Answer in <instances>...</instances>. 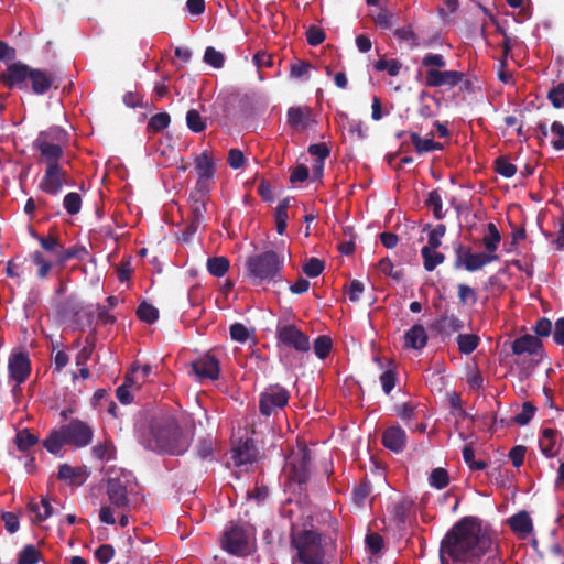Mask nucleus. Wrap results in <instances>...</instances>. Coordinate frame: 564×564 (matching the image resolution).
Masks as SVG:
<instances>
[{"mask_svg":"<svg viewBox=\"0 0 564 564\" xmlns=\"http://www.w3.org/2000/svg\"><path fill=\"white\" fill-rule=\"evenodd\" d=\"M494 547V536L482 521L473 516L459 519L440 543L441 564H478Z\"/></svg>","mask_w":564,"mask_h":564,"instance_id":"1","label":"nucleus"},{"mask_svg":"<svg viewBox=\"0 0 564 564\" xmlns=\"http://www.w3.org/2000/svg\"><path fill=\"white\" fill-rule=\"evenodd\" d=\"M193 438V431H184L177 420L167 414L154 416L138 434V441L145 449L171 456L184 455Z\"/></svg>","mask_w":564,"mask_h":564,"instance_id":"2","label":"nucleus"},{"mask_svg":"<svg viewBox=\"0 0 564 564\" xmlns=\"http://www.w3.org/2000/svg\"><path fill=\"white\" fill-rule=\"evenodd\" d=\"M55 80L53 73L33 68L22 62L10 64L0 74V82L9 89L31 90L34 95H45Z\"/></svg>","mask_w":564,"mask_h":564,"instance_id":"3","label":"nucleus"},{"mask_svg":"<svg viewBox=\"0 0 564 564\" xmlns=\"http://www.w3.org/2000/svg\"><path fill=\"white\" fill-rule=\"evenodd\" d=\"M292 564H325L326 542L323 533L313 527L292 529L290 534Z\"/></svg>","mask_w":564,"mask_h":564,"instance_id":"4","label":"nucleus"},{"mask_svg":"<svg viewBox=\"0 0 564 564\" xmlns=\"http://www.w3.org/2000/svg\"><path fill=\"white\" fill-rule=\"evenodd\" d=\"M284 256L268 250L248 258L246 262L247 275L254 285L278 282L282 280Z\"/></svg>","mask_w":564,"mask_h":564,"instance_id":"5","label":"nucleus"},{"mask_svg":"<svg viewBox=\"0 0 564 564\" xmlns=\"http://www.w3.org/2000/svg\"><path fill=\"white\" fill-rule=\"evenodd\" d=\"M210 189L194 187L188 197L191 206V220L182 234V240L188 241L197 230L205 224L207 202Z\"/></svg>","mask_w":564,"mask_h":564,"instance_id":"6","label":"nucleus"},{"mask_svg":"<svg viewBox=\"0 0 564 564\" xmlns=\"http://www.w3.org/2000/svg\"><path fill=\"white\" fill-rule=\"evenodd\" d=\"M275 338L278 346L282 345L300 354L307 352L311 349L308 336L293 323L279 319Z\"/></svg>","mask_w":564,"mask_h":564,"instance_id":"7","label":"nucleus"},{"mask_svg":"<svg viewBox=\"0 0 564 564\" xmlns=\"http://www.w3.org/2000/svg\"><path fill=\"white\" fill-rule=\"evenodd\" d=\"M290 400V392L280 384H272L259 395V411L263 416L276 414L284 409Z\"/></svg>","mask_w":564,"mask_h":564,"instance_id":"8","label":"nucleus"},{"mask_svg":"<svg viewBox=\"0 0 564 564\" xmlns=\"http://www.w3.org/2000/svg\"><path fill=\"white\" fill-rule=\"evenodd\" d=\"M455 263L456 269L464 267L469 272H475L482 269L485 265L497 261L499 256L489 252H473L470 247L458 245L455 248Z\"/></svg>","mask_w":564,"mask_h":564,"instance_id":"9","label":"nucleus"},{"mask_svg":"<svg viewBox=\"0 0 564 564\" xmlns=\"http://www.w3.org/2000/svg\"><path fill=\"white\" fill-rule=\"evenodd\" d=\"M130 485V475L120 473L110 476L107 479V496L111 506L118 509H124L129 505L128 487Z\"/></svg>","mask_w":564,"mask_h":564,"instance_id":"10","label":"nucleus"},{"mask_svg":"<svg viewBox=\"0 0 564 564\" xmlns=\"http://www.w3.org/2000/svg\"><path fill=\"white\" fill-rule=\"evenodd\" d=\"M66 184H68L67 172L61 164H51L46 165L44 175L39 183V189L48 195L56 196Z\"/></svg>","mask_w":564,"mask_h":564,"instance_id":"11","label":"nucleus"},{"mask_svg":"<svg viewBox=\"0 0 564 564\" xmlns=\"http://www.w3.org/2000/svg\"><path fill=\"white\" fill-rule=\"evenodd\" d=\"M61 429L67 445L85 447L93 440L94 432L91 427L78 419L72 420L68 424L61 426Z\"/></svg>","mask_w":564,"mask_h":564,"instance_id":"12","label":"nucleus"},{"mask_svg":"<svg viewBox=\"0 0 564 564\" xmlns=\"http://www.w3.org/2000/svg\"><path fill=\"white\" fill-rule=\"evenodd\" d=\"M311 451L307 447H300L296 453H293L289 460L291 469V479L299 485H304L310 479L311 467Z\"/></svg>","mask_w":564,"mask_h":564,"instance_id":"13","label":"nucleus"},{"mask_svg":"<svg viewBox=\"0 0 564 564\" xmlns=\"http://www.w3.org/2000/svg\"><path fill=\"white\" fill-rule=\"evenodd\" d=\"M195 170L197 172V181L195 187L212 189L216 173V164L208 151H203L194 159Z\"/></svg>","mask_w":564,"mask_h":564,"instance_id":"14","label":"nucleus"},{"mask_svg":"<svg viewBox=\"0 0 564 564\" xmlns=\"http://www.w3.org/2000/svg\"><path fill=\"white\" fill-rule=\"evenodd\" d=\"M221 546L232 555H243L248 550V535L246 530L239 524H232L224 533Z\"/></svg>","mask_w":564,"mask_h":564,"instance_id":"15","label":"nucleus"},{"mask_svg":"<svg viewBox=\"0 0 564 564\" xmlns=\"http://www.w3.org/2000/svg\"><path fill=\"white\" fill-rule=\"evenodd\" d=\"M31 360L25 351H12L8 359V371L17 386L24 383L31 373Z\"/></svg>","mask_w":564,"mask_h":564,"instance_id":"16","label":"nucleus"},{"mask_svg":"<svg viewBox=\"0 0 564 564\" xmlns=\"http://www.w3.org/2000/svg\"><path fill=\"white\" fill-rule=\"evenodd\" d=\"M194 373L200 379L217 380L220 375V364L213 350L199 356L191 364Z\"/></svg>","mask_w":564,"mask_h":564,"instance_id":"17","label":"nucleus"},{"mask_svg":"<svg viewBox=\"0 0 564 564\" xmlns=\"http://www.w3.org/2000/svg\"><path fill=\"white\" fill-rule=\"evenodd\" d=\"M465 77V74L458 70H440L430 68L425 74V85L427 87L457 86Z\"/></svg>","mask_w":564,"mask_h":564,"instance_id":"18","label":"nucleus"},{"mask_svg":"<svg viewBox=\"0 0 564 564\" xmlns=\"http://www.w3.org/2000/svg\"><path fill=\"white\" fill-rule=\"evenodd\" d=\"M563 441L564 438L557 430L546 427L541 432L539 447L545 457L553 458L560 453Z\"/></svg>","mask_w":564,"mask_h":564,"instance_id":"19","label":"nucleus"},{"mask_svg":"<svg viewBox=\"0 0 564 564\" xmlns=\"http://www.w3.org/2000/svg\"><path fill=\"white\" fill-rule=\"evenodd\" d=\"M406 433L399 425H392L384 430L382 434V445L394 452L400 453L405 448Z\"/></svg>","mask_w":564,"mask_h":564,"instance_id":"20","label":"nucleus"},{"mask_svg":"<svg viewBox=\"0 0 564 564\" xmlns=\"http://www.w3.org/2000/svg\"><path fill=\"white\" fill-rule=\"evenodd\" d=\"M258 455L253 440L247 438L232 448L231 459L236 466L252 464Z\"/></svg>","mask_w":564,"mask_h":564,"instance_id":"21","label":"nucleus"},{"mask_svg":"<svg viewBox=\"0 0 564 564\" xmlns=\"http://www.w3.org/2000/svg\"><path fill=\"white\" fill-rule=\"evenodd\" d=\"M288 123L296 130H305L313 122L312 109L307 106L291 107L286 112Z\"/></svg>","mask_w":564,"mask_h":564,"instance_id":"22","label":"nucleus"},{"mask_svg":"<svg viewBox=\"0 0 564 564\" xmlns=\"http://www.w3.org/2000/svg\"><path fill=\"white\" fill-rule=\"evenodd\" d=\"M432 327L441 335L451 336L464 328V322L455 314L444 313L433 323Z\"/></svg>","mask_w":564,"mask_h":564,"instance_id":"23","label":"nucleus"},{"mask_svg":"<svg viewBox=\"0 0 564 564\" xmlns=\"http://www.w3.org/2000/svg\"><path fill=\"white\" fill-rule=\"evenodd\" d=\"M542 347L543 344L540 338L530 334H525L512 343V352L514 355H536L539 354V350L542 349Z\"/></svg>","mask_w":564,"mask_h":564,"instance_id":"24","label":"nucleus"},{"mask_svg":"<svg viewBox=\"0 0 564 564\" xmlns=\"http://www.w3.org/2000/svg\"><path fill=\"white\" fill-rule=\"evenodd\" d=\"M427 333L422 324L413 325L404 335V346L406 348L421 350L427 344Z\"/></svg>","mask_w":564,"mask_h":564,"instance_id":"25","label":"nucleus"},{"mask_svg":"<svg viewBox=\"0 0 564 564\" xmlns=\"http://www.w3.org/2000/svg\"><path fill=\"white\" fill-rule=\"evenodd\" d=\"M33 149L41 153L42 161L46 165L59 164V160L64 154L63 145L48 144L47 142H33Z\"/></svg>","mask_w":564,"mask_h":564,"instance_id":"26","label":"nucleus"},{"mask_svg":"<svg viewBox=\"0 0 564 564\" xmlns=\"http://www.w3.org/2000/svg\"><path fill=\"white\" fill-rule=\"evenodd\" d=\"M28 510L35 514L32 519L33 523H42L54 514V508L46 497H42L40 505L31 500L28 503Z\"/></svg>","mask_w":564,"mask_h":564,"instance_id":"27","label":"nucleus"},{"mask_svg":"<svg viewBox=\"0 0 564 564\" xmlns=\"http://www.w3.org/2000/svg\"><path fill=\"white\" fill-rule=\"evenodd\" d=\"M66 141L67 132L58 126H52L46 130L40 131L33 142H47L48 144L63 145Z\"/></svg>","mask_w":564,"mask_h":564,"instance_id":"28","label":"nucleus"},{"mask_svg":"<svg viewBox=\"0 0 564 564\" xmlns=\"http://www.w3.org/2000/svg\"><path fill=\"white\" fill-rule=\"evenodd\" d=\"M35 239L39 241L43 250L54 254L56 260L59 258L63 245L55 230H51L47 236H35Z\"/></svg>","mask_w":564,"mask_h":564,"instance_id":"29","label":"nucleus"},{"mask_svg":"<svg viewBox=\"0 0 564 564\" xmlns=\"http://www.w3.org/2000/svg\"><path fill=\"white\" fill-rule=\"evenodd\" d=\"M509 525L516 533L529 534L533 531L532 519L527 511H519L509 519Z\"/></svg>","mask_w":564,"mask_h":564,"instance_id":"30","label":"nucleus"},{"mask_svg":"<svg viewBox=\"0 0 564 564\" xmlns=\"http://www.w3.org/2000/svg\"><path fill=\"white\" fill-rule=\"evenodd\" d=\"M216 438L212 435L200 437L194 449V454L200 459H213L215 452Z\"/></svg>","mask_w":564,"mask_h":564,"instance_id":"31","label":"nucleus"},{"mask_svg":"<svg viewBox=\"0 0 564 564\" xmlns=\"http://www.w3.org/2000/svg\"><path fill=\"white\" fill-rule=\"evenodd\" d=\"M87 256L88 250L82 245H75L67 249L63 247L59 258L56 260V264L63 267L69 260H84Z\"/></svg>","mask_w":564,"mask_h":564,"instance_id":"32","label":"nucleus"},{"mask_svg":"<svg viewBox=\"0 0 564 564\" xmlns=\"http://www.w3.org/2000/svg\"><path fill=\"white\" fill-rule=\"evenodd\" d=\"M437 248H422L421 256L423 259V265L426 271H433L437 265L442 264L445 260V256L436 251Z\"/></svg>","mask_w":564,"mask_h":564,"instance_id":"33","label":"nucleus"},{"mask_svg":"<svg viewBox=\"0 0 564 564\" xmlns=\"http://www.w3.org/2000/svg\"><path fill=\"white\" fill-rule=\"evenodd\" d=\"M480 344V337L476 334H458L457 346L460 354L470 355Z\"/></svg>","mask_w":564,"mask_h":564,"instance_id":"34","label":"nucleus"},{"mask_svg":"<svg viewBox=\"0 0 564 564\" xmlns=\"http://www.w3.org/2000/svg\"><path fill=\"white\" fill-rule=\"evenodd\" d=\"M65 444L67 443L62 429L52 431L43 442V446L51 454H58Z\"/></svg>","mask_w":564,"mask_h":564,"instance_id":"35","label":"nucleus"},{"mask_svg":"<svg viewBox=\"0 0 564 564\" xmlns=\"http://www.w3.org/2000/svg\"><path fill=\"white\" fill-rule=\"evenodd\" d=\"M487 228L488 234L484 236L482 245L487 252L496 253L498 246L501 241V235L494 223H489Z\"/></svg>","mask_w":564,"mask_h":564,"instance_id":"36","label":"nucleus"},{"mask_svg":"<svg viewBox=\"0 0 564 564\" xmlns=\"http://www.w3.org/2000/svg\"><path fill=\"white\" fill-rule=\"evenodd\" d=\"M229 268L230 262L226 257H213L207 260V270L214 276H224Z\"/></svg>","mask_w":564,"mask_h":564,"instance_id":"37","label":"nucleus"},{"mask_svg":"<svg viewBox=\"0 0 564 564\" xmlns=\"http://www.w3.org/2000/svg\"><path fill=\"white\" fill-rule=\"evenodd\" d=\"M82 475L83 471L80 468H74L68 464H62L58 468L57 477L59 480H65L69 485H82L83 480H78Z\"/></svg>","mask_w":564,"mask_h":564,"instance_id":"38","label":"nucleus"},{"mask_svg":"<svg viewBox=\"0 0 564 564\" xmlns=\"http://www.w3.org/2000/svg\"><path fill=\"white\" fill-rule=\"evenodd\" d=\"M39 437L31 433L29 429L19 431L15 435V444L19 451L26 452L29 448L37 444Z\"/></svg>","mask_w":564,"mask_h":564,"instance_id":"39","label":"nucleus"},{"mask_svg":"<svg viewBox=\"0 0 564 564\" xmlns=\"http://www.w3.org/2000/svg\"><path fill=\"white\" fill-rule=\"evenodd\" d=\"M137 316L144 323L153 324L159 319V310L148 302H142L137 308Z\"/></svg>","mask_w":564,"mask_h":564,"instance_id":"40","label":"nucleus"},{"mask_svg":"<svg viewBox=\"0 0 564 564\" xmlns=\"http://www.w3.org/2000/svg\"><path fill=\"white\" fill-rule=\"evenodd\" d=\"M30 258L33 261V263L39 268L36 273L37 278L41 280L46 279L50 271L53 268V263L46 260L43 253L39 250L32 252L30 254Z\"/></svg>","mask_w":564,"mask_h":564,"instance_id":"41","label":"nucleus"},{"mask_svg":"<svg viewBox=\"0 0 564 564\" xmlns=\"http://www.w3.org/2000/svg\"><path fill=\"white\" fill-rule=\"evenodd\" d=\"M429 484L435 489H444L449 484L448 471L443 467L434 468L429 477Z\"/></svg>","mask_w":564,"mask_h":564,"instance_id":"42","label":"nucleus"},{"mask_svg":"<svg viewBox=\"0 0 564 564\" xmlns=\"http://www.w3.org/2000/svg\"><path fill=\"white\" fill-rule=\"evenodd\" d=\"M170 122L171 117L167 112H159L150 118L147 130L151 133H158L167 128Z\"/></svg>","mask_w":564,"mask_h":564,"instance_id":"43","label":"nucleus"},{"mask_svg":"<svg viewBox=\"0 0 564 564\" xmlns=\"http://www.w3.org/2000/svg\"><path fill=\"white\" fill-rule=\"evenodd\" d=\"M187 128L194 133H200L206 129V121L196 109H189L186 113Z\"/></svg>","mask_w":564,"mask_h":564,"instance_id":"44","label":"nucleus"},{"mask_svg":"<svg viewBox=\"0 0 564 564\" xmlns=\"http://www.w3.org/2000/svg\"><path fill=\"white\" fill-rule=\"evenodd\" d=\"M41 561V552L32 544L25 545L19 553L17 564H36Z\"/></svg>","mask_w":564,"mask_h":564,"instance_id":"45","label":"nucleus"},{"mask_svg":"<svg viewBox=\"0 0 564 564\" xmlns=\"http://www.w3.org/2000/svg\"><path fill=\"white\" fill-rule=\"evenodd\" d=\"M425 204L427 207L433 209V214L436 219H443L445 217L442 209L443 202L438 189H433L429 193Z\"/></svg>","mask_w":564,"mask_h":564,"instance_id":"46","label":"nucleus"},{"mask_svg":"<svg viewBox=\"0 0 564 564\" xmlns=\"http://www.w3.org/2000/svg\"><path fill=\"white\" fill-rule=\"evenodd\" d=\"M517 170V166L513 163H511L506 156H498L495 160V171L506 178L514 176Z\"/></svg>","mask_w":564,"mask_h":564,"instance_id":"47","label":"nucleus"},{"mask_svg":"<svg viewBox=\"0 0 564 564\" xmlns=\"http://www.w3.org/2000/svg\"><path fill=\"white\" fill-rule=\"evenodd\" d=\"M458 300L462 305H475L478 301L477 292L469 285L460 283L457 285Z\"/></svg>","mask_w":564,"mask_h":564,"instance_id":"48","label":"nucleus"},{"mask_svg":"<svg viewBox=\"0 0 564 564\" xmlns=\"http://www.w3.org/2000/svg\"><path fill=\"white\" fill-rule=\"evenodd\" d=\"M536 408L531 402H524L522 404V411L512 417V422L518 425L524 426L529 424V422L535 415Z\"/></svg>","mask_w":564,"mask_h":564,"instance_id":"49","label":"nucleus"},{"mask_svg":"<svg viewBox=\"0 0 564 564\" xmlns=\"http://www.w3.org/2000/svg\"><path fill=\"white\" fill-rule=\"evenodd\" d=\"M325 269V262L318 258H310L302 267L303 272L308 278H316L323 273Z\"/></svg>","mask_w":564,"mask_h":564,"instance_id":"50","label":"nucleus"},{"mask_svg":"<svg viewBox=\"0 0 564 564\" xmlns=\"http://www.w3.org/2000/svg\"><path fill=\"white\" fill-rule=\"evenodd\" d=\"M333 347L332 339L328 336L321 335L314 340V352L319 359H325Z\"/></svg>","mask_w":564,"mask_h":564,"instance_id":"51","label":"nucleus"},{"mask_svg":"<svg viewBox=\"0 0 564 564\" xmlns=\"http://www.w3.org/2000/svg\"><path fill=\"white\" fill-rule=\"evenodd\" d=\"M394 36L400 41L408 42L411 48L420 46L419 37L411 25L397 29L394 31Z\"/></svg>","mask_w":564,"mask_h":564,"instance_id":"52","label":"nucleus"},{"mask_svg":"<svg viewBox=\"0 0 564 564\" xmlns=\"http://www.w3.org/2000/svg\"><path fill=\"white\" fill-rule=\"evenodd\" d=\"M63 206L69 215H77L82 208L80 195L75 192L66 194L63 199Z\"/></svg>","mask_w":564,"mask_h":564,"instance_id":"53","label":"nucleus"},{"mask_svg":"<svg viewBox=\"0 0 564 564\" xmlns=\"http://www.w3.org/2000/svg\"><path fill=\"white\" fill-rule=\"evenodd\" d=\"M429 135L430 137L423 139L416 132H411L410 133L411 142L414 145L415 151L419 154L431 152V147H432V142H433V134L430 133Z\"/></svg>","mask_w":564,"mask_h":564,"instance_id":"54","label":"nucleus"},{"mask_svg":"<svg viewBox=\"0 0 564 564\" xmlns=\"http://www.w3.org/2000/svg\"><path fill=\"white\" fill-rule=\"evenodd\" d=\"M204 62L214 68H221L225 63V56L221 52H218L215 47L208 46L204 53Z\"/></svg>","mask_w":564,"mask_h":564,"instance_id":"55","label":"nucleus"},{"mask_svg":"<svg viewBox=\"0 0 564 564\" xmlns=\"http://www.w3.org/2000/svg\"><path fill=\"white\" fill-rule=\"evenodd\" d=\"M464 462L468 465L471 470H484L487 467L485 460H476L475 452L471 445H466L463 449Z\"/></svg>","mask_w":564,"mask_h":564,"instance_id":"56","label":"nucleus"},{"mask_svg":"<svg viewBox=\"0 0 564 564\" xmlns=\"http://www.w3.org/2000/svg\"><path fill=\"white\" fill-rule=\"evenodd\" d=\"M547 99L554 108H564V83L552 87L547 93Z\"/></svg>","mask_w":564,"mask_h":564,"instance_id":"57","label":"nucleus"},{"mask_svg":"<svg viewBox=\"0 0 564 564\" xmlns=\"http://www.w3.org/2000/svg\"><path fill=\"white\" fill-rule=\"evenodd\" d=\"M397 414L405 421V423L410 426L412 420H416L419 412L416 411V405L413 403L406 402L397 406Z\"/></svg>","mask_w":564,"mask_h":564,"instance_id":"58","label":"nucleus"},{"mask_svg":"<svg viewBox=\"0 0 564 564\" xmlns=\"http://www.w3.org/2000/svg\"><path fill=\"white\" fill-rule=\"evenodd\" d=\"M446 232V226L444 224H438L436 227L431 229L427 238V245L423 248H438L442 245V238Z\"/></svg>","mask_w":564,"mask_h":564,"instance_id":"59","label":"nucleus"},{"mask_svg":"<svg viewBox=\"0 0 564 564\" xmlns=\"http://www.w3.org/2000/svg\"><path fill=\"white\" fill-rule=\"evenodd\" d=\"M551 132L554 135L552 147L557 150H564V126L560 121H554L551 126Z\"/></svg>","mask_w":564,"mask_h":564,"instance_id":"60","label":"nucleus"},{"mask_svg":"<svg viewBox=\"0 0 564 564\" xmlns=\"http://www.w3.org/2000/svg\"><path fill=\"white\" fill-rule=\"evenodd\" d=\"M371 492V485L369 481H362L354 488L352 497L354 501L358 506H362Z\"/></svg>","mask_w":564,"mask_h":564,"instance_id":"61","label":"nucleus"},{"mask_svg":"<svg viewBox=\"0 0 564 564\" xmlns=\"http://www.w3.org/2000/svg\"><path fill=\"white\" fill-rule=\"evenodd\" d=\"M378 269L384 275L391 276L392 279H394L397 281L401 280L402 276H403V273L401 271H394V265H393L392 261L388 257L382 258L378 262Z\"/></svg>","mask_w":564,"mask_h":564,"instance_id":"62","label":"nucleus"},{"mask_svg":"<svg viewBox=\"0 0 564 564\" xmlns=\"http://www.w3.org/2000/svg\"><path fill=\"white\" fill-rule=\"evenodd\" d=\"M325 32L316 25H311L306 31V41L312 46H317L325 41Z\"/></svg>","mask_w":564,"mask_h":564,"instance_id":"63","label":"nucleus"},{"mask_svg":"<svg viewBox=\"0 0 564 564\" xmlns=\"http://www.w3.org/2000/svg\"><path fill=\"white\" fill-rule=\"evenodd\" d=\"M230 337L238 343H246L250 336L248 328L241 323H235L229 328Z\"/></svg>","mask_w":564,"mask_h":564,"instance_id":"64","label":"nucleus"}]
</instances>
